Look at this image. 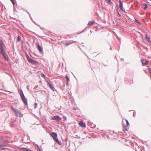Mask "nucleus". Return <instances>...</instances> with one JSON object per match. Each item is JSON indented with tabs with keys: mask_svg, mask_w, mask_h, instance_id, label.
I'll return each instance as SVG.
<instances>
[{
	"mask_svg": "<svg viewBox=\"0 0 151 151\" xmlns=\"http://www.w3.org/2000/svg\"><path fill=\"white\" fill-rule=\"evenodd\" d=\"M34 22L37 25H37L36 24V23L35 22Z\"/></svg>",
	"mask_w": 151,
	"mask_h": 151,
	"instance_id": "37998d69",
	"label": "nucleus"
},
{
	"mask_svg": "<svg viewBox=\"0 0 151 151\" xmlns=\"http://www.w3.org/2000/svg\"><path fill=\"white\" fill-rule=\"evenodd\" d=\"M12 109L14 112V114L17 117H22L23 115L20 111L18 109H15L14 107H12Z\"/></svg>",
	"mask_w": 151,
	"mask_h": 151,
	"instance_id": "7ed1b4c3",
	"label": "nucleus"
},
{
	"mask_svg": "<svg viewBox=\"0 0 151 151\" xmlns=\"http://www.w3.org/2000/svg\"><path fill=\"white\" fill-rule=\"evenodd\" d=\"M144 71L146 73H147V72L145 70H144Z\"/></svg>",
	"mask_w": 151,
	"mask_h": 151,
	"instance_id": "79ce46f5",
	"label": "nucleus"
},
{
	"mask_svg": "<svg viewBox=\"0 0 151 151\" xmlns=\"http://www.w3.org/2000/svg\"><path fill=\"white\" fill-rule=\"evenodd\" d=\"M21 37L19 36H18L17 39V41L18 42H19L21 40Z\"/></svg>",
	"mask_w": 151,
	"mask_h": 151,
	"instance_id": "6ab92c4d",
	"label": "nucleus"
},
{
	"mask_svg": "<svg viewBox=\"0 0 151 151\" xmlns=\"http://www.w3.org/2000/svg\"><path fill=\"white\" fill-rule=\"evenodd\" d=\"M35 107H34V109H36L37 106V103H35Z\"/></svg>",
	"mask_w": 151,
	"mask_h": 151,
	"instance_id": "cd10ccee",
	"label": "nucleus"
},
{
	"mask_svg": "<svg viewBox=\"0 0 151 151\" xmlns=\"http://www.w3.org/2000/svg\"><path fill=\"white\" fill-rule=\"evenodd\" d=\"M126 125H125L123 123L122 127L125 130H127L128 129V126H129V124L128 121L127 119H126Z\"/></svg>",
	"mask_w": 151,
	"mask_h": 151,
	"instance_id": "0eeeda50",
	"label": "nucleus"
},
{
	"mask_svg": "<svg viewBox=\"0 0 151 151\" xmlns=\"http://www.w3.org/2000/svg\"><path fill=\"white\" fill-rule=\"evenodd\" d=\"M29 86H27V89H28L29 90Z\"/></svg>",
	"mask_w": 151,
	"mask_h": 151,
	"instance_id": "e433bc0d",
	"label": "nucleus"
},
{
	"mask_svg": "<svg viewBox=\"0 0 151 151\" xmlns=\"http://www.w3.org/2000/svg\"><path fill=\"white\" fill-rule=\"evenodd\" d=\"M22 149L24 151H32L31 150L27 148H26L23 147L22 148Z\"/></svg>",
	"mask_w": 151,
	"mask_h": 151,
	"instance_id": "f3484780",
	"label": "nucleus"
},
{
	"mask_svg": "<svg viewBox=\"0 0 151 151\" xmlns=\"http://www.w3.org/2000/svg\"><path fill=\"white\" fill-rule=\"evenodd\" d=\"M136 115V112L135 111L133 112V116L134 117H135Z\"/></svg>",
	"mask_w": 151,
	"mask_h": 151,
	"instance_id": "2f4dec72",
	"label": "nucleus"
},
{
	"mask_svg": "<svg viewBox=\"0 0 151 151\" xmlns=\"http://www.w3.org/2000/svg\"><path fill=\"white\" fill-rule=\"evenodd\" d=\"M14 11L16 12H17V11L16 10V9L15 7H14Z\"/></svg>",
	"mask_w": 151,
	"mask_h": 151,
	"instance_id": "7c9ffc66",
	"label": "nucleus"
},
{
	"mask_svg": "<svg viewBox=\"0 0 151 151\" xmlns=\"http://www.w3.org/2000/svg\"><path fill=\"white\" fill-rule=\"evenodd\" d=\"M32 20V22H34L33 21V20Z\"/></svg>",
	"mask_w": 151,
	"mask_h": 151,
	"instance_id": "3c124183",
	"label": "nucleus"
},
{
	"mask_svg": "<svg viewBox=\"0 0 151 151\" xmlns=\"http://www.w3.org/2000/svg\"><path fill=\"white\" fill-rule=\"evenodd\" d=\"M37 49L39 52L42 54L43 53L42 48L38 44H37Z\"/></svg>",
	"mask_w": 151,
	"mask_h": 151,
	"instance_id": "1a4fd4ad",
	"label": "nucleus"
},
{
	"mask_svg": "<svg viewBox=\"0 0 151 151\" xmlns=\"http://www.w3.org/2000/svg\"><path fill=\"white\" fill-rule=\"evenodd\" d=\"M2 144L3 146L4 147H6L8 145V143L6 142H5Z\"/></svg>",
	"mask_w": 151,
	"mask_h": 151,
	"instance_id": "412c9836",
	"label": "nucleus"
},
{
	"mask_svg": "<svg viewBox=\"0 0 151 151\" xmlns=\"http://www.w3.org/2000/svg\"><path fill=\"white\" fill-rule=\"evenodd\" d=\"M104 66H106V65H104Z\"/></svg>",
	"mask_w": 151,
	"mask_h": 151,
	"instance_id": "a18cd8bd",
	"label": "nucleus"
},
{
	"mask_svg": "<svg viewBox=\"0 0 151 151\" xmlns=\"http://www.w3.org/2000/svg\"><path fill=\"white\" fill-rule=\"evenodd\" d=\"M38 87V85H36V86H35L34 88V89H36Z\"/></svg>",
	"mask_w": 151,
	"mask_h": 151,
	"instance_id": "f704fd0d",
	"label": "nucleus"
},
{
	"mask_svg": "<svg viewBox=\"0 0 151 151\" xmlns=\"http://www.w3.org/2000/svg\"><path fill=\"white\" fill-rule=\"evenodd\" d=\"M117 13H118V17H121V16L120 15V14H119L118 11Z\"/></svg>",
	"mask_w": 151,
	"mask_h": 151,
	"instance_id": "c756f323",
	"label": "nucleus"
},
{
	"mask_svg": "<svg viewBox=\"0 0 151 151\" xmlns=\"http://www.w3.org/2000/svg\"><path fill=\"white\" fill-rule=\"evenodd\" d=\"M63 121L64 122H65L67 120L66 117L65 116H64L63 117Z\"/></svg>",
	"mask_w": 151,
	"mask_h": 151,
	"instance_id": "393cba45",
	"label": "nucleus"
},
{
	"mask_svg": "<svg viewBox=\"0 0 151 151\" xmlns=\"http://www.w3.org/2000/svg\"><path fill=\"white\" fill-rule=\"evenodd\" d=\"M32 20V22H34L33 21V20Z\"/></svg>",
	"mask_w": 151,
	"mask_h": 151,
	"instance_id": "8fccbe9b",
	"label": "nucleus"
},
{
	"mask_svg": "<svg viewBox=\"0 0 151 151\" xmlns=\"http://www.w3.org/2000/svg\"><path fill=\"white\" fill-rule=\"evenodd\" d=\"M19 91L20 92L19 94L23 102L25 105H27L28 104L27 100L24 96L22 90L19 89Z\"/></svg>",
	"mask_w": 151,
	"mask_h": 151,
	"instance_id": "f03ea898",
	"label": "nucleus"
},
{
	"mask_svg": "<svg viewBox=\"0 0 151 151\" xmlns=\"http://www.w3.org/2000/svg\"><path fill=\"white\" fill-rule=\"evenodd\" d=\"M148 62L147 60H146L145 62L144 63H142V65L145 66L148 64Z\"/></svg>",
	"mask_w": 151,
	"mask_h": 151,
	"instance_id": "a211bd4d",
	"label": "nucleus"
},
{
	"mask_svg": "<svg viewBox=\"0 0 151 151\" xmlns=\"http://www.w3.org/2000/svg\"><path fill=\"white\" fill-rule=\"evenodd\" d=\"M141 61L142 63H142H144L143 62L144 61V60L143 59H141Z\"/></svg>",
	"mask_w": 151,
	"mask_h": 151,
	"instance_id": "72a5a7b5",
	"label": "nucleus"
},
{
	"mask_svg": "<svg viewBox=\"0 0 151 151\" xmlns=\"http://www.w3.org/2000/svg\"><path fill=\"white\" fill-rule=\"evenodd\" d=\"M4 146L2 145V143L0 144V150H5L6 149H9L8 148H4Z\"/></svg>",
	"mask_w": 151,
	"mask_h": 151,
	"instance_id": "f8f14e48",
	"label": "nucleus"
},
{
	"mask_svg": "<svg viewBox=\"0 0 151 151\" xmlns=\"http://www.w3.org/2000/svg\"><path fill=\"white\" fill-rule=\"evenodd\" d=\"M82 45L83 46H84L83 45Z\"/></svg>",
	"mask_w": 151,
	"mask_h": 151,
	"instance_id": "de8ad7c7",
	"label": "nucleus"
},
{
	"mask_svg": "<svg viewBox=\"0 0 151 151\" xmlns=\"http://www.w3.org/2000/svg\"><path fill=\"white\" fill-rule=\"evenodd\" d=\"M106 0L107 2L109 4H110V3H111V2H112L111 0Z\"/></svg>",
	"mask_w": 151,
	"mask_h": 151,
	"instance_id": "c85d7f7f",
	"label": "nucleus"
},
{
	"mask_svg": "<svg viewBox=\"0 0 151 151\" xmlns=\"http://www.w3.org/2000/svg\"><path fill=\"white\" fill-rule=\"evenodd\" d=\"M145 38L149 43H151V42L150 41V38L149 37H148L147 35H146Z\"/></svg>",
	"mask_w": 151,
	"mask_h": 151,
	"instance_id": "2eb2a0df",
	"label": "nucleus"
},
{
	"mask_svg": "<svg viewBox=\"0 0 151 151\" xmlns=\"http://www.w3.org/2000/svg\"><path fill=\"white\" fill-rule=\"evenodd\" d=\"M110 50H112V48H111V45H110Z\"/></svg>",
	"mask_w": 151,
	"mask_h": 151,
	"instance_id": "a19ab883",
	"label": "nucleus"
},
{
	"mask_svg": "<svg viewBox=\"0 0 151 151\" xmlns=\"http://www.w3.org/2000/svg\"><path fill=\"white\" fill-rule=\"evenodd\" d=\"M42 127H43V128H44V129H45V127L44 125H43L42 126Z\"/></svg>",
	"mask_w": 151,
	"mask_h": 151,
	"instance_id": "ea45409f",
	"label": "nucleus"
},
{
	"mask_svg": "<svg viewBox=\"0 0 151 151\" xmlns=\"http://www.w3.org/2000/svg\"><path fill=\"white\" fill-rule=\"evenodd\" d=\"M95 22L93 21H90L88 23V25L89 26L92 25Z\"/></svg>",
	"mask_w": 151,
	"mask_h": 151,
	"instance_id": "dca6fc26",
	"label": "nucleus"
},
{
	"mask_svg": "<svg viewBox=\"0 0 151 151\" xmlns=\"http://www.w3.org/2000/svg\"><path fill=\"white\" fill-rule=\"evenodd\" d=\"M26 57L27 61L29 63L34 65H35L38 63V61H37L32 59L28 55H26Z\"/></svg>",
	"mask_w": 151,
	"mask_h": 151,
	"instance_id": "39448f33",
	"label": "nucleus"
},
{
	"mask_svg": "<svg viewBox=\"0 0 151 151\" xmlns=\"http://www.w3.org/2000/svg\"><path fill=\"white\" fill-rule=\"evenodd\" d=\"M143 5L145 6V7H144V9L145 10L148 7L147 4H144Z\"/></svg>",
	"mask_w": 151,
	"mask_h": 151,
	"instance_id": "4be33fe9",
	"label": "nucleus"
},
{
	"mask_svg": "<svg viewBox=\"0 0 151 151\" xmlns=\"http://www.w3.org/2000/svg\"><path fill=\"white\" fill-rule=\"evenodd\" d=\"M46 83L48 86L53 91H55V88L52 84L49 81H47Z\"/></svg>",
	"mask_w": 151,
	"mask_h": 151,
	"instance_id": "6e6552de",
	"label": "nucleus"
},
{
	"mask_svg": "<svg viewBox=\"0 0 151 151\" xmlns=\"http://www.w3.org/2000/svg\"><path fill=\"white\" fill-rule=\"evenodd\" d=\"M74 42H77L76 41H71V42H67V43H65V45L67 47V46H68V45H70V44H72V43H73Z\"/></svg>",
	"mask_w": 151,
	"mask_h": 151,
	"instance_id": "4468645a",
	"label": "nucleus"
},
{
	"mask_svg": "<svg viewBox=\"0 0 151 151\" xmlns=\"http://www.w3.org/2000/svg\"><path fill=\"white\" fill-rule=\"evenodd\" d=\"M28 14H29V16L30 17V18L32 20V17L30 16V14L29 13H28Z\"/></svg>",
	"mask_w": 151,
	"mask_h": 151,
	"instance_id": "c9c22d12",
	"label": "nucleus"
},
{
	"mask_svg": "<svg viewBox=\"0 0 151 151\" xmlns=\"http://www.w3.org/2000/svg\"><path fill=\"white\" fill-rule=\"evenodd\" d=\"M134 21L135 22L139 24L140 25L141 24V23L139 22L136 19H135Z\"/></svg>",
	"mask_w": 151,
	"mask_h": 151,
	"instance_id": "5701e85b",
	"label": "nucleus"
},
{
	"mask_svg": "<svg viewBox=\"0 0 151 151\" xmlns=\"http://www.w3.org/2000/svg\"><path fill=\"white\" fill-rule=\"evenodd\" d=\"M41 76L42 78H45V75L43 73H42Z\"/></svg>",
	"mask_w": 151,
	"mask_h": 151,
	"instance_id": "bb28decb",
	"label": "nucleus"
},
{
	"mask_svg": "<svg viewBox=\"0 0 151 151\" xmlns=\"http://www.w3.org/2000/svg\"><path fill=\"white\" fill-rule=\"evenodd\" d=\"M11 2H12L13 5H14L15 4V3L14 0L11 1Z\"/></svg>",
	"mask_w": 151,
	"mask_h": 151,
	"instance_id": "473e14b6",
	"label": "nucleus"
},
{
	"mask_svg": "<svg viewBox=\"0 0 151 151\" xmlns=\"http://www.w3.org/2000/svg\"><path fill=\"white\" fill-rule=\"evenodd\" d=\"M90 32H91V33L92 32L91 31V30H90Z\"/></svg>",
	"mask_w": 151,
	"mask_h": 151,
	"instance_id": "c03bdc74",
	"label": "nucleus"
},
{
	"mask_svg": "<svg viewBox=\"0 0 151 151\" xmlns=\"http://www.w3.org/2000/svg\"><path fill=\"white\" fill-rule=\"evenodd\" d=\"M119 7L120 9L123 12H125V10L123 9V4L122 1L120 0L119 1Z\"/></svg>",
	"mask_w": 151,
	"mask_h": 151,
	"instance_id": "9d476101",
	"label": "nucleus"
},
{
	"mask_svg": "<svg viewBox=\"0 0 151 151\" xmlns=\"http://www.w3.org/2000/svg\"><path fill=\"white\" fill-rule=\"evenodd\" d=\"M26 12H27V13H28V12H27V11H26Z\"/></svg>",
	"mask_w": 151,
	"mask_h": 151,
	"instance_id": "49530a36",
	"label": "nucleus"
},
{
	"mask_svg": "<svg viewBox=\"0 0 151 151\" xmlns=\"http://www.w3.org/2000/svg\"><path fill=\"white\" fill-rule=\"evenodd\" d=\"M5 45L3 41L0 39V53L2 55L5 59L7 61L9 59L8 55L5 52Z\"/></svg>",
	"mask_w": 151,
	"mask_h": 151,
	"instance_id": "f257e3e1",
	"label": "nucleus"
},
{
	"mask_svg": "<svg viewBox=\"0 0 151 151\" xmlns=\"http://www.w3.org/2000/svg\"><path fill=\"white\" fill-rule=\"evenodd\" d=\"M121 60L123 61L124 60V59L123 58H121Z\"/></svg>",
	"mask_w": 151,
	"mask_h": 151,
	"instance_id": "58836bf2",
	"label": "nucleus"
},
{
	"mask_svg": "<svg viewBox=\"0 0 151 151\" xmlns=\"http://www.w3.org/2000/svg\"><path fill=\"white\" fill-rule=\"evenodd\" d=\"M132 110H130L129 111H132Z\"/></svg>",
	"mask_w": 151,
	"mask_h": 151,
	"instance_id": "09e8293b",
	"label": "nucleus"
},
{
	"mask_svg": "<svg viewBox=\"0 0 151 151\" xmlns=\"http://www.w3.org/2000/svg\"><path fill=\"white\" fill-rule=\"evenodd\" d=\"M51 119L53 120H55L57 121H60L62 119L58 115L54 116L51 117Z\"/></svg>",
	"mask_w": 151,
	"mask_h": 151,
	"instance_id": "423d86ee",
	"label": "nucleus"
},
{
	"mask_svg": "<svg viewBox=\"0 0 151 151\" xmlns=\"http://www.w3.org/2000/svg\"><path fill=\"white\" fill-rule=\"evenodd\" d=\"M35 145L36 149L38 151H42L40 147L37 144H35Z\"/></svg>",
	"mask_w": 151,
	"mask_h": 151,
	"instance_id": "ddd939ff",
	"label": "nucleus"
},
{
	"mask_svg": "<svg viewBox=\"0 0 151 151\" xmlns=\"http://www.w3.org/2000/svg\"><path fill=\"white\" fill-rule=\"evenodd\" d=\"M51 136L52 137L54 140L58 144L61 145V143L57 138V134L56 133L54 132H51L50 134Z\"/></svg>",
	"mask_w": 151,
	"mask_h": 151,
	"instance_id": "20e7f679",
	"label": "nucleus"
},
{
	"mask_svg": "<svg viewBox=\"0 0 151 151\" xmlns=\"http://www.w3.org/2000/svg\"><path fill=\"white\" fill-rule=\"evenodd\" d=\"M65 78L66 80V81H69V77L68 76V75L67 74H66V75H65Z\"/></svg>",
	"mask_w": 151,
	"mask_h": 151,
	"instance_id": "aec40b11",
	"label": "nucleus"
},
{
	"mask_svg": "<svg viewBox=\"0 0 151 151\" xmlns=\"http://www.w3.org/2000/svg\"><path fill=\"white\" fill-rule=\"evenodd\" d=\"M60 88L63 91H64L65 90V88H63L61 86H60Z\"/></svg>",
	"mask_w": 151,
	"mask_h": 151,
	"instance_id": "b1692460",
	"label": "nucleus"
},
{
	"mask_svg": "<svg viewBox=\"0 0 151 151\" xmlns=\"http://www.w3.org/2000/svg\"><path fill=\"white\" fill-rule=\"evenodd\" d=\"M86 31V29H84L81 32H79V33H77V34H81V33H83V32H84V31Z\"/></svg>",
	"mask_w": 151,
	"mask_h": 151,
	"instance_id": "a878e982",
	"label": "nucleus"
},
{
	"mask_svg": "<svg viewBox=\"0 0 151 151\" xmlns=\"http://www.w3.org/2000/svg\"><path fill=\"white\" fill-rule=\"evenodd\" d=\"M79 124L80 127H86L85 123H84L83 121H81L79 122Z\"/></svg>",
	"mask_w": 151,
	"mask_h": 151,
	"instance_id": "9b49d317",
	"label": "nucleus"
},
{
	"mask_svg": "<svg viewBox=\"0 0 151 151\" xmlns=\"http://www.w3.org/2000/svg\"><path fill=\"white\" fill-rule=\"evenodd\" d=\"M69 82V81H68H68H66V86H68Z\"/></svg>",
	"mask_w": 151,
	"mask_h": 151,
	"instance_id": "4c0bfd02",
	"label": "nucleus"
}]
</instances>
